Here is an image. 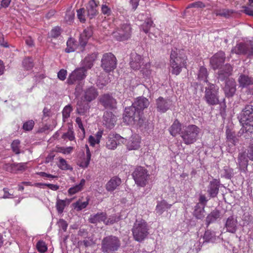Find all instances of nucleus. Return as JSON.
<instances>
[{
  "mask_svg": "<svg viewBox=\"0 0 253 253\" xmlns=\"http://www.w3.org/2000/svg\"><path fill=\"white\" fill-rule=\"evenodd\" d=\"M121 242L119 237L109 235L103 238L101 242V251L103 253H114L120 248Z\"/></svg>",
  "mask_w": 253,
  "mask_h": 253,
  "instance_id": "obj_3",
  "label": "nucleus"
},
{
  "mask_svg": "<svg viewBox=\"0 0 253 253\" xmlns=\"http://www.w3.org/2000/svg\"><path fill=\"white\" fill-rule=\"evenodd\" d=\"M67 47L65 49L66 53L74 52L78 47L76 41L73 38H69L66 43Z\"/></svg>",
  "mask_w": 253,
  "mask_h": 253,
  "instance_id": "obj_36",
  "label": "nucleus"
},
{
  "mask_svg": "<svg viewBox=\"0 0 253 253\" xmlns=\"http://www.w3.org/2000/svg\"><path fill=\"white\" fill-rule=\"evenodd\" d=\"M102 122L107 128H113L116 122V118L111 112L106 111L103 116Z\"/></svg>",
  "mask_w": 253,
  "mask_h": 253,
  "instance_id": "obj_15",
  "label": "nucleus"
},
{
  "mask_svg": "<svg viewBox=\"0 0 253 253\" xmlns=\"http://www.w3.org/2000/svg\"><path fill=\"white\" fill-rule=\"evenodd\" d=\"M181 130V125L177 120L174 121L169 129L170 134L173 136H175L177 134L180 133Z\"/></svg>",
  "mask_w": 253,
  "mask_h": 253,
  "instance_id": "obj_34",
  "label": "nucleus"
},
{
  "mask_svg": "<svg viewBox=\"0 0 253 253\" xmlns=\"http://www.w3.org/2000/svg\"><path fill=\"white\" fill-rule=\"evenodd\" d=\"M240 122L242 124L253 123V105L252 104L247 105L243 109L241 115Z\"/></svg>",
  "mask_w": 253,
  "mask_h": 253,
  "instance_id": "obj_12",
  "label": "nucleus"
},
{
  "mask_svg": "<svg viewBox=\"0 0 253 253\" xmlns=\"http://www.w3.org/2000/svg\"><path fill=\"white\" fill-rule=\"evenodd\" d=\"M220 185V181L214 179L211 181L208 186L207 192L210 198H215L217 196Z\"/></svg>",
  "mask_w": 253,
  "mask_h": 253,
  "instance_id": "obj_17",
  "label": "nucleus"
},
{
  "mask_svg": "<svg viewBox=\"0 0 253 253\" xmlns=\"http://www.w3.org/2000/svg\"><path fill=\"white\" fill-rule=\"evenodd\" d=\"M205 89L204 99L206 103L210 106L218 104L219 103V87L215 84L207 82V85L205 86Z\"/></svg>",
  "mask_w": 253,
  "mask_h": 253,
  "instance_id": "obj_4",
  "label": "nucleus"
},
{
  "mask_svg": "<svg viewBox=\"0 0 253 253\" xmlns=\"http://www.w3.org/2000/svg\"><path fill=\"white\" fill-rule=\"evenodd\" d=\"M92 34V30L89 28H86L84 29L83 32L80 35L79 45L80 51H84V47L86 45L89 38L91 37Z\"/></svg>",
  "mask_w": 253,
  "mask_h": 253,
  "instance_id": "obj_16",
  "label": "nucleus"
},
{
  "mask_svg": "<svg viewBox=\"0 0 253 253\" xmlns=\"http://www.w3.org/2000/svg\"><path fill=\"white\" fill-rule=\"evenodd\" d=\"M236 83L234 79H230L226 80L224 88L226 95L228 97L233 96L236 90Z\"/></svg>",
  "mask_w": 253,
  "mask_h": 253,
  "instance_id": "obj_21",
  "label": "nucleus"
},
{
  "mask_svg": "<svg viewBox=\"0 0 253 253\" xmlns=\"http://www.w3.org/2000/svg\"><path fill=\"white\" fill-rule=\"evenodd\" d=\"M216 239L215 232L210 230H207L205 231L203 236L204 242H212Z\"/></svg>",
  "mask_w": 253,
  "mask_h": 253,
  "instance_id": "obj_39",
  "label": "nucleus"
},
{
  "mask_svg": "<svg viewBox=\"0 0 253 253\" xmlns=\"http://www.w3.org/2000/svg\"><path fill=\"white\" fill-rule=\"evenodd\" d=\"M220 216L219 211L215 209L208 215L206 219V225L208 227L211 223L215 222Z\"/></svg>",
  "mask_w": 253,
  "mask_h": 253,
  "instance_id": "obj_31",
  "label": "nucleus"
},
{
  "mask_svg": "<svg viewBox=\"0 0 253 253\" xmlns=\"http://www.w3.org/2000/svg\"><path fill=\"white\" fill-rule=\"evenodd\" d=\"M85 184V180L84 179H82L80 183L79 184L75 185L72 187H71L68 190V193L70 195H72L76 194V193L80 191L83 188Z\"/></svg>",
  "mask_w": 253,
  "mask_h": 253,
  "instance_id": "obj_40",
  "label": "nucleus"
},
{
  "mask_svg": "<svg viewBox=\"0 0 253 253\" xmlns=\"http://www.w3.org/2000/svg\"><path fill=\"white\" fill-rule=\"evenodd\" d=\"M107 219V214L105 212H98L95 214L90 215L88 221L90 223L96 224L98 222H103Z\"/></svg>",
  "mask_w": 253,
  "mask_h": 253,
  "instance_id": "obj_30",
  "label": "nucleus"
},
{
  "mask_svg": "<svg viewBox=\"0 0 253 253\" xmlns=\"http://www.w3.org/2000/svg\"><path fill=\"white\" fill-rule=\"evenodd\" d=\"M86 72V70L84 67L76 69L69 76L67 84L72 85L81 82L85 78Z\"/></svg>",
  "mask_w": 253,
  "mask_h": 253,
  "instance_id": "obj_10",
  "label": "nucleus"
},
{
  "mask_svg": "<svg viewBox=\"0 0 253 253\" xmlns=\"http://www.w3.org/2000/svg\"><path fill=\"white\" fill-rule=\"evenodd\" d=\"M117 59L111 53H106L103 54L101 59V66L106 72L113 71L117 66Z\"/></svg>",
  "mask_w": 253,
  "mask_h": 253,
  "instance_id": "obj_8",
  "label": "nucleus"
},
{
  "mask_svg": "<svg viewBox=\"0 0 253 253\" xmlns=\"http://www.w3.org/2000/svg\"><path fill=\"white\" fill-rule=\"evenodd\" d=\"M143 59L141 56L136 52L130 54V66L133 70H139L143 65Z\"/></svg>",
  "mask_w": 253,
  "mask_h": 253,
  "instance_id": "obj_19",
  "label": "nucleus"
},
{
  "mask_svg": "<svg viewBox=\"0 0 253 253\" xmlns=\"http://www.w3.org/2000/svg\"><path fill=\"white\" fill-rule=\"evenodd\" d=\"M246 55L249 58L253 57V42H247Z\"/></svg>",
  "mask_w": 253,
  "mask_h": 253,
  "instance_id": "obj_51",
  "label": "nucleus"
},
{
  "mask_svg": "<svg viewBox=\"0 0 253 253\" xmlns=\"http://www.w3.org/2000/svg\"><path fill=\"white\" fill-rule=\"evenodd\" d=\"M156 104L157 111L164 113L171 108L172 101L169 99H166L160 96L156 100Z\"/></svg>",
  "mask_w": 253,
  "mask_h": 253,
  "instance_id": "obj_14",
  "label": "nucleus"
},
{
  "mask_svg": "<svg viewBox=\"0 0 253 253\" xmlns=\"http://www.w3.org/2000/svg\"><path fill=\"white\" fill-rule=\"evenodd\" d=\"M135 183L139 186L144 187L148 183L149 174L142 167H136L132 174Z\"/></svg>",
  "mask_w": 253,
  "mask_h": 253,
  "instance_id": "obj_7",
  "label": "nucleus"
},
{
  "mask_svg": "<svg viewBox=\"0 0 253 253\" xmlns=\"http://www.w3.org/2000/svg\"><path fill=\"white\" fill-rule=\"evenodd\" d=\"M233 13V10L228 9H215L214 10V13L216 16H220L225 18H228Z\"/></svg>",
  "mask_w": 253,
  "mask_h": 253,
  "instance_id": "obj_41",
  "label": "nucleus"
},
{
  "mask_svg": "<svg viewBox=\"0 0 253 253\" xmlns=\"http://www.w3.org/2000/svg\"><path fill=\"white\" fill-rule=\"evenodd\" d=\"M240 133L246 139H253V123L242 124Z\"/></svg>",
  "mask_w": 253,
  "mask_h": 253,
  "instance_id": "obj_23",
  "label": "nucleus"
},
{
  "mask_svg": "<svg viewBox=\"0 0 253 253\" xmlns=\"http://www.w3.org/2000/svg\"><path fill=\"white\" fill-rule=\"evenodd\" d=\"M233 68L229 64H225L223 67L219 69L218 72V79L221 81L226 80L232 74Z\"/></svg>",
  "mask_w": 253,
  "mask_h": 253,
  "instance_id": "obj_20",
  "label": "nucleus"
},
{
  "mask_svg": "<svg viewBox=\"0 0 253 253\" xmlns=\"http://www.w3.org/2000/svg\"><path fill=\"white\" fill-rule=\"evenodd\" d=\"M187 57L183 50L176 48L172 49L170 56V66L172 74L178 75L182 68L186 66Z\"/></svg>",
  "mask_w": 253,
  "mask_h": 253,
  "instance_id": "obj_2",
  "label": "nucleus"
},
{
  "mask_svg": "<svg viewBox=\"0 0 253 253\" xmlns=\"http://www.w3.org/2000/svg\"><path fill=\"white\" fill-rule=\"evenodd\" d=\"M247 155L245 152H241L239 153L238 157V164L241 170L246 172L248 165V160Z\"/></svg>",
  "mask_w": 253,
  "mask_h": 253,
  "instance_id": "obj_29",
  "label": "nucleus"
},
{
  "mask_svg": "<svg viewBox=\"0 0 253 253\" xmlns=\"http://www.w3.org/2000/svg\"><path fill=\"white\" fill-rule=\"evenodd\" d=\"M153 27V22L150 19H148L147 21H145L141 26L143 31L145 33H147L150 31V28Z\"/></svg>",
  "mask_w": 253,
  "mask_h": 253,
  "instance_id": "obj_47",
  "label": "nucleus"
},
{
  "mask_svg": "<svg viewBox=\"0 0 253 253\" xmlns=\"http://www.w3.org/2000/svg\"><path fill=\"white\" fill-rule=\"evenodd\" d=\"M88 204V203L87 201H85L84 202H77L76 203V207L78 208V210L80 211L86 208Z\"/></svg>",
  "mask_w": 253,
  "mask_h": 253,
  "instance_id": "obj_62",
  "label": "nucleus"
},
{
  "mask_svg": "<svg viewBox=\"0 0 253 253\" xmlns=\"http://www.w3.org/2000/svg\"><path fill=\"white\" fill-rule=\"evenodd\" d=\"M72 111V108L70 105L66 106L63 110L62 115L64 122L66 121V119H68L70 115V113Z\"/></svg>",
  "mask_w": 253,
  "mask_h": 253,
  "instance_id": "obj_45",
  "label": "nucleus"
},
{
  "mask_svg": "<svg viewBox=\"0 0 253 253\" xmlns=\"http://www.w3.org/2000/svg\"><path fill=\"white\" fill-rule=\"evenodd\" d=\"M66 202H67L68 204H69L70 202V201L68 199H66L65 200H57L56 207L58 213H62L63 212L64 209L66 206Z\"/></svg>",
  "mask_w": 253,
  "mask_h": 253,
  "instance_id": "obj_42",
  "label": "nucleus"
},
{
  "mask_svg": "<svg viewBox=\"0 0 253 253\" xmlns=\"http://www.w3.org/2000/svg\"><path fill=\"white\" fill-rule=\"evenodd\" d=\"M238 82L239 86L242 88L247 87L253 84V78L248 75L241 74L239 75Z\"/></svg>",
  "mask_w": 253,
  "mask_h": 253,
  "instance_id": "obj_27",
  "label": "nucleus"
},
{
  "mask_svg": "<svg viewBox=\"0 0 253 253\" xmlns=\"http://www.w3.org/2000/svg\"><path fill=\"white\" fill-rule=\"evenodd\" d=\"M23 65L27 70L31 69L34 67L33 60L29 57L25 58L23 61Z\"/></svg>",
  "mask_w": 253,
  "mask_h": 253,
  "instance_id": "obj_44",
  "label": "nucleus"
},
{
  "mask_svg": "<svg viewBox=\"0 0 253 253\" xmlns=\"http://www.w3.org/2000/svg\"><path fill=\"white\" fill-rule=\"evenodd\" d=\"M101 11L102 13L104 15L108 16L111 15L112 11L106 4H102L101 6Z\"/></svg>",
  "mask_w": 253,
  "mask_h": 253,
  "instance_id": "obj_57",
  "label": "nucleus"
},
{
  "mask_svg": "<svg viewBox=\"0 0 253 253\" xmlns=\"http://www.w3.org/2000/svg\"><path fill=\"white\" fill-rule=\"evenodd\" d=\"M117 140L115 138V136L113 137H109L107 142H106V146L108 148L110 149H114L117 147L118 143Z\"/></svg>",
  "mask_w": 253,
  "mask_h": 253,
  "instance_id": "obj_43",
  "label": "nucleus"
},
{
  "mask_svg": "<svg viewBox=\"0 0 253 253\" xmlns=\"http://www.w3.org/2000/svg\"><path fill=\"white\" fill-rule=\"evenodd\" d=\"M140 138L138 135H132L127 141L126 147L128 150H137L140 146Z\"/></svg>",
  "mask_w": 253,
  "mask_h": 253,
  "instance_id": "obj_26",
  "label": "nucleus"
},
{
  "mask_svg": "<svg viewBox=\"0 0 253 253\" xmlns=\"http://www.w3.org/2000/svg\"><path fill=\"white\" fill-rule=\"evenodd\" d=\"M20 141L18 139L13 140L11 144V149L16 154L20 153Z\"/></svg>",
  "mask_w": 253,
  "mask_h": 253,
  "instance_id": "obj_46",
  "label": "nucleus"
},
{
  "mask_svg": "<svg viewBox=\"0 0 253 253\" xmlns=\"http://www.w3.org/2000/svg\"><path fill=\"white\" fill-rule=\"evenodd\" d=\"M59 167L63 170H67L70 169V166L67 164V162L63 158L59 159Z\"/></svg>",
  "mask_w": 253,
  "mask_h": 253,
  "instance_id": "obj_53",
  "label": "nucleus"
},
{
  "mask_svg": "<svg viewBox=\"0 0 253 253\" xmlns=\"http://www.w3.org/2000/svg\"><path fill=\"white\" fill-rule=\"evenodd\" d=\"M131 29L129 23H123L121 25L117 31L113 33L114 37L119 41L127 40L131 37Z\"/></svg>",
  "mask_w": 253,
  "mask_h": 253,
  "instance_id": "obj_9",
  "label": "nucleus"
},
{
  "mask_svg": "<svg viewBox=\"0 0 253 253\" xmlns=\"http://www.w3.org/2000/svg\"><path fill=\"white\" fill-rule=\"evenodd\" d=\"M67 75V71L64 69H61L58 73V78L61 81L65 80Z\"/></svg>",
  "mask_w": 253,
  "mask_h": 253,
  "instance_id": "obj_63",
  "label": "nucleus"
},
{
  "mask_svg": "<svg viewBox=\"0 0 253 253\" xmlns=\"http://www.w3.org/2000/svg\"><path fill=\"white\" fill-rule=\"evenodd\" d=\"M149 104L147 98L142 96L137 97L131 106L125 108L123 117L124 122L128 125L145 127L147 122L142 117L143 111Z\"/></svg>",
  "mask_w": 253,
  "mask_h": 253,
  "instance_id": "obj_1",
  "label": "nucleus"
},
{
  "mask_svg": "<svg viewBox=\"0 0 253 253\" xmlns=\"http://www.w3.org/2000/svg\"><path fill=\"white\" fill-rule=\"evenodd\" d=\"M98 96L97 89L94 86H90L84 91V98L88 102H91L95 100Z\"/></svg>",
  "mask_w": 253,
  "mask_h": 253,
  "instance_id": "obj_18",
  "label": "nucleus"
},
{
  "mask_svg": "<svg viewBox=\"0 0 253 253\" xmlns=\"http://www.w3.org/2000/svg\"><path fill=\"white\" fill-rule=\"evenodd\" d=\"M58 225L60 228H61L64 232H65L68 227V223L63 219H60L58 222Z\"/></svg>",
  "mask_w": 253,
  "mask_h": 253,
  "instance_id": "obj_55",
  "label": "nucleus"
},
{
  "mask_svg": "<svg viewBox=\"0 0 253 253\" xmlns=\"http://www.w3.org/2000/svg\"><path fill=\"white\" fill-rule=\"evenodd\" d=\"M96 56L94 54L89 55L86 56L84 60L83 66L84 69H90L93 66V62L95 61Z\"/></svg>",
  "mask_w": 253,
  "mask_h": 253,
  "instance_id": "obj_38",
  "label": "nucleus"
},
{
  "mask_svg": "<svg viewBox=\"0 0 253 253\" xmlns=\"http://www.w3.org/2000/svg\"><path fill=\"white\" fill-rule=\"evenodd\" d=\"M97 4L95 0H90L86 6L87 16L89 19H92L98 13L96 7Z\"/></svg>",
  "mask_w": 253,
  "mask_h": 253,
  "instance_id": "obj_28",
  "label": "nucleus"
},
{
  "mask_svg": "<svg viewBox=\"0 0 253 253\" xmlns=\"http://www.w3.org/2000/svg\"><path fill=\"white\" fill-rule=\"evenodd\" d=\"M36 247L38 251L41 253H43L47 250V247L45 243L42 241H39L37 244Z\"/></svg>",
  "mask_w": 253,
  "mask_h": 253,
  "instance_id": "obj_48",
  "label": "nucleus"
},
{
  "mask_svg": "<svg viewBox=\"0 0 253 253\" xmlns=\"http://www.w3.org/2000/svg\"><path fill=\"white\" fill-rule=\"evenodd\" d=\"M225 228L227 232L234 233L237 229V220L234 216H229L226 220Z\"/></svg>",
  "mask_w": 253,
  "mask_h": 253,
  "instance_id": "obj_24",
  "label": "nucleus"
},
{
  "mask_svg": "<svg viewBox=\"0 0 253 253\" xmlns=\"http://www.w3.org/2000/svg\"><path fill=\"white\" fill-rule=\"evenodd\" d=\"M171 206V205L168 204L165 200L158 202L156 208V212L159 215L162 214L166 210L170 209Z\"/></svg>",
  "mask_w": 253,
  "mask_h": 253,
  "instance_id": "obj_33",
  "label": "nucleus"
},
{
  "mask_svg": "<svg viewBox=\"0 0 253 253\" xmlns=\"http://www.w3.org/2000/svg\"><path fill=\"white\" fill-rule=\"evenodd\" d=\"M78 244L79 246L80 247H84L85 248H86L91 246L92 242L91 241L84 240L83 241H79Z\"/></svg>",
  "mask_w": 253,
  "mask_h": 253,
  "instance_id": "obj_59",
  "label": "nucleus"
},
{
  "mask_svg": "<svg viewBox=\"0 0 253 253\" xmlns=\"http://www.w3.org/2000/svg\"><path fill=\"white\" fill-rule=\"evenodd\" d=\"M35 125V123L33 120H29L24 123L23 128L26 131L31 130Z\"/></svg>",
  "mask_w": 253,
  "mask_h": 253,
  "instance_id": "obj_49",
  "label": "nucleus"
},
{
  "mask_svg": "<svg viewBox=\"0 0 253 253\" xmlns=\"http://www.w3.org/2000/svg\"><path fill=\"white\" fill-rule=\"evenodd\" d=\"M148 230V225L144 220H136L132 229L134 240L139 242L144 240L149 234Z\"/></svg>",
  "mask_w": 253,
  "mask_h": 253,
  "instance_id": "obj_5",
  "label": "nucleus"
},
{
  "mask_svg": "<svg viewBox=\"0 0 253 253\" xmlns=\"http://www.w3.org/2000/svg\"><path fill=\"white\" fill-rule=\"evenodd\" d=\"M199 132L200 128L196 125H191L186 127L180 134L184 143L190 145L196 141Z\"/></svg>",
  "mask_w": 253,
  "mask_h": 253,
  "instance_id": "obj_6",
  "label": "nucleus"
},
{
  "mask_svg": "<svg viewBox=\"0 0 253 253\" xmlns=\"http://www.w3.org/2000/svg\"><path fill=\"white\" fill-rule=\"evenodd\" d=\"M99 103L106 109L114 110L117 108L116 99L111 94L105 93L99 98Z\"/></svg>",
  "mask_w": 253,
  "mask_h": 253,
  "instance_id": "obj_11",
  "label": "nucleus"
},
{
  "mask_svg": "<svg viewBox=\"0 0 253 253\" xmlns=\"http://www.w3.org/2000/svg\"><path fill=\"white\" fill-rule=\"evenodd\" d=\"M208 77V72L206 68L204 66H201L198 74V78L200 81H203L207 85V78Z\"/></svg>",
  "mask_w": 253,
  "mask_h": 253,
  "instance_id": "obj_37",
  "label": "nucleus"
},
{
  "mask_svg": "<svg viewBox=\"0 0 253 253\" xmlns=\"http://www.w3.org/2000/svg\"><path fill=\"white\" fill-rule=\"evenodd\" d=\"M247 42H240L237 43L231 50L232 53L246 55Z\"/></svg>",
  "mask_w": 253,
  "mask_h": 253,
  "instance_id": "obj_32",
  "label": "nucleus"
},
{
  "mask_svg": "<svg viewBox=\"0 0 253 253\" xmlns=\"http://www.w3.org/2000/svg\"><path fill=\"white\" fill-rule=\"evenodd\" d=\"M205 207L200 204H197L195 207L194 215L198 219H202L205 216Z\"/></svg>",
  "mask_w": 253,
  "mask_h": 253,
  "instance_id": "obj_35",
  "label": "nucleus"
},
{
  "mask_svg": "<svg viewBox=\"0 0 253 253\" xmlns=\"http://www.w3.org/2000/svg\"><path fill=\"white\" fill-rule=\"evenodd\" d=\"M3 169L7 171L13 172L15 170V163L13 164H5L3 165Z\"/></svg>",
  "mask_w": 253,
  "mask_h": 253,
  "instance_id": "obj_58",
  "label": "nucleus"
},
{
  "mask_svg": "<svg viewBox=\"0 0 253 253\" xmlns=\"http://www.w3.org/2000/svg\"><path fill=\"white\" fill-rule=\"evenodd\" d=\"M63 138H68L69 140L72 141L74 139L75 137L74 133L72 131H68L67 132L65 133L62 135Z\"/></svg>",
  "mask_w": 253,
  "mask_h": 253,
  "instance_id": "obj_61",
  "label": "nucleus"
},
{
  "mask_svg": "<svg viewBox=\"0 0 253 253\" xmlns=\"http://www.w3.org/2000/svg\"><path fill=\"white\" fill-rule=\"evenodd\" d=\"M226 57L224 52L220 51L214 54L210 59V64L213 70H216L224 63Z\"/></svg>",
  "mask_w": 253,
  "mask_h": 253,
  "instance_id": "obj_13",
  "label": "nucleus"
},
{
  "mask_svg": "<svg viewBox=\"0 0 253 253\" xmlns=\"http://www.w3.org/2000/svg\"><path fill=\"white\" fill-rule=\"evenodd\" d=\"M77 16L80 21L81 22L84 23L85 21L84 12L85 10L84 8H80L77 11Z\"/></svg>",
  "mask_w": 253,
  "mask_h": 253,
  "instance_id": "obj_52",
  "label": "nucleus"
},
{
  "mask_svg": "<svg viewBox=\"0 0 253 253\" xmlns=\"http://www.w3.org/2000/svg\"><path fill=\"white\" fill-rule=\"evenodd\" d=\"M226 134L228 140L232 143L234 145H235L236 138L234 134L229 129H226Z\"/></svg>",
  "mask_w": 253,
  "mask_h": 253,
  "instance_id": "obj_50",
  "label": "nucleus"
},
{
  "mask_svg": "<svg viewBox=\"0 0 253 253\" xmlns=\"http://www.w3.org/2000/svg\"><path fill=\"white\" fill-rule=\"evenodd\" d=\"M89 103L84 100H79L77 104L76 109L78 114L80 115H84L88 112L90 108Z\"/></svg>",
  "mask_w": 253,
  "mask_h": 253,
  "instance_id": "obj_25",
  "label": "nucleus"
},
{
  "mask_svg": "<svg viewBox=\"0 0 253 253\" xmlns=\"http://www.w3.org/2000/svg\"><path fill=\"white\" fill-rule=\"evenodd\" d=\"M61 34V29L58 27L54 28L50 32L51 37L54 38H56L60 36Z\"/></svg>",
  "mask_w": 253,
  "mask_h": 253,
  "instance_id": "obj_54",
  "label": "nucleus"
},
{
  "mask_svg": "<svg viewBox=\"0 0 253 253\" xmlns=\"http://www.w3.org/2000/svg\"><path fill=\"white\" fill-rule=\"evenodd\" d=\"M220 113L222 117H224L226 116V104L224 102L220 104Z\"/></svg>",
  "mask_w": 253,
  "mask_h": 253,
  "instance_id": "obj_64",
  "label": "nucleus"
},
{
  "mask_svg": "<svg viewBox=\"0 0 253 253\" xmlns=\"http://www.w3.org/2000/svg\"><path fill=\"white\" fill-rule=\"evenodd\" d=\"M247 155L250 160L253 161V143L249 146Z\"/></svg>",
  "mask_w": 253,
  "mask_h": 253,
  "instance_id": "obj_60",
  "label": "nucleus"
},
{
  "mask_svg": "<svg viewBox=\"0 0 253 253\" xmlns=\"http://www.w3.org/2000/svg\"><path fill=\"white\" fill-rule=\"evenodd\" d=\"M224 176L225 178L230 179L234 175L233 169L231 168H226L224 169Z\"/></svg>",
  "mask_w": 253,
  "mask_h": 253,
  "instance_id": "obj_56",
  "label": "nucleus"
},
{
  "mask_svg": "<svg viewBox=\"0 0 253 253\" xmlns=\"http://www.w3.org/2000/svg\"><path fill=\"white\" fill-rule=\"evenodd\" d=\"M122 180L117 176L112 177L106 183V189L108 192H113L121 184Z\"/></svg>",
  "mask_w": 253,
  "mask_h": 253,
  "instance_id": "obj_22",
  "label": "nucleus"
}]
</instances>
